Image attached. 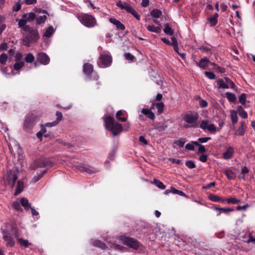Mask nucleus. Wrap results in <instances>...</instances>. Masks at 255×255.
Wrapping results in <instances>:
<instances>
[{
  "label": "nucleus",
  "instance_id": "obj_1",
  "mask_svg": "<svg viewBox=\"0 0 255 255\" xmlns=\"http://www.w3.org/2000/svg\"><path fill=\"white\" fill-rule=\"evenodd\" d=\"M24 31L27 32L22 39L23 44L25 46H30L31 43L36 42L40 38L38 31L36 28L27 25L24 27Z\"/></svg>",
  "mask_w": 255,
  "mask_h": 255
},
{
  "label": "nucleus",
  "instance_id": "obj_2",
  "mask_svg": "<svg viewBox=\"0 0 255 255\" xmlns=\"http://www.w3.org/2000/svg\"><path fill=\"white\" fill-rule=\"evenodd\" d=\"M104 121L106 128L112 132L113 136L119 134L123 129L121 124L115 123L114 118L111 116H106L104 118Z\"/></svg>",
  "mask_w": 255,
  "mask_h": 255
},
{
  "label": "nucleus",
  "instance_id": "obj_3",
  "mask_svg": "<svg viewBox=\"0 0 255 255\" xmlns=\"http://www.w3.org/2000/svg\"><path fill=\"white\" fill-rule=\"evenodd\" d=\"M199 115L197 112H189L184 115L183 120L187 124L185 127L187 128H196L198 126Z\"/></svg>",
  "mask_w": 255,
  "mask_h": 255
},
{
  "label": "nucleus",
  "instance_id": "obj_4",
  "mask_svg": "<svg viewBox=\"0 0 255 255\" xmlns=\"http://www.w3.org/2000/svg\"><path fill=\"white\" fill-rule=\"evenodd\" d=\"M36 116L33 113H29L25 118L22 129L28 134L32 133V129L36 123Z\"/></svg>",
  "mask_w": 255,
  "mask_h": 255
},
{
  "label": "nucleus",
  "instance_id": "obj_5",
  "mask_svg": "<svg viewBox=\"0 0 255 255\" xmlns=\"http://www.w3.org/2000/svg\"><path fill=\"white\" fill-rule=\"evenodd\" d=\"M78 19L86 27L91 28L97 25V21L95 17L89 14H82L78 16Z\"/></svg>",
  "mask_w": 255,
  "mask_h": 255
},
{
  "label": "nucleus",
  "instance_id": "obj_6",
  "mask_svg": "<svg viewBox=\"0 0 255 255\" xmlns=\"http://www.w3.org/2000/svg\"><path fill=\"white\" fill-rule=\"evenodd\" d=\"M83 71L90 80H98L99 76L96 73L93 75V66L90 63H84L83 65Z\"/></svg>",
  "mask_w": 255,
  "mask_h": 255
},
{
  "label": "nucleus",
  "instance_id": "obj_7",
  "mask_svg": "<svg viewBox=\"0 0 255 255\" xmlns=\"http://www.w3.org/2000/svg\"><path fill=\"white\" fill-rule=\"evenodd\" d=\"M53 163L50 160L46 158H38L35 160L31 165V168L35 170L38 168H44L46 166H52Z\"/></svg>",
  "mask_w": 255,
  "mask_h": 255
},
{
  "label": "nucleus",
  "instance_id": "obj_8",
  "mask_svg": "<svg viewBox=\"0 0 255 255\" xmlns=\"http://www.w3.org/2000/svg\"><path fill=\"white\" fill-rule=\"evenodd\" d=\"M121 240L124 245L134 250H137L141 245L138 241L132 238L124 237Z\"/></svg>",
  "mask_w": 255,
  "mask_h": 255
},
{
  "label": "nucleus",
  "instance_id": "obj_9",
  "mask_svg": "<svg viewBox=\"0 0 255 255\" xmlns=\"http://www.w3.org/2000/svg\"><path fill=\"white\" fill-rule=\"evenodd\" d=\"M99 59L100 61L98 62V64L99 66L102 67L109 66L112 62V57L106 54L101 55Z\"/></svg>",
  "mask_w": 255,
  "mask_h": 255
},
{
  "label": "nucleus",
  "instance_id": "obj_10",
  "mask_svg": "<svg viewBox=\"0 0 255 255\" xmlns=\"http://www.w3.org/2000/svg\"><path fill=\"white\" fill-rule=\"evenodd\" d=\"M17 179V174L14 172L10 171L8 174L7 181L8 184L11 185V187L13 188L15 185V182Z\"/></svg>",
  "mask_w": 255,
  "mask_h": 255
},
{
  "label": "nucleus",
  "instance_id": "obj_11",
  "mask_svg": "<svg viewBox=\"0 0 255 255\" xmlns=\"http://www.w3.org/2000/svg\"><path fill=\"white\" fill-rule=\"evenodd\" d=\"M37 60L39 61L40 63L44 65H47L50 62V58L45 53L40 52L38 54Z\"/></svg>",
  "mask_w": 255,
  "mask_h": 255
},
{
  "label": "nucleus",
  "instance_id": "obj_12",
  "mask_svg": "<svg viewBox=\"0 0 255 255\" xmlns=\"http://www.w3.org/2000/svg\"><path fill=\"white\" fill-rule=\"evenodd\" d=\"M234 152V147L232 146L227 147L226 151L222 154L223 158L226 160L231 159L233 157Z\"/></svg>",
  "mask_w": 255,
  "mask_h": 255
},
{
  "label": "nucleus",
  "instance_id": "obj_13",
  "mask_svg": "<svg viewBox=\"0 0 255 255\" xmlns=\"http://www.w3.org/2000/svg\"><path fill=\"white\" fill-rule=\"evenodd\" d=\"M196 65L202 69H206L210 61L207 57L202 58L199 62L194 60Z\"/></svg>",
  "mask_w": 255,
  "mask_h": 255
},
{
  "label": "nucleus",
  "instance_id": "obj_14",
  "mask_svg": "<svg viewBox=\"0 0 255 255\" xmlns=\"http://www.w3.org/2000/svg\"><path fill=\"white\" fill-rule=\"evenodd\" d=\"M3 239L6 242V246L7 247H12L14 246L15 242L12 235H10L9 234H6L3 236Z\"/></svg>",
  "mask_w": 255,
  "mask_h": 255
},
{
  "label": "nucleus",
  "instance_id": "obj_15",
  "mask_svg": "<svg viewBox=\"0 0 255 255\" xmlns=\"http://www.w3.org/2000/svg\"><path fill=\"white\" fill-rule=\"evenodd\" d=\"M109 21L111 23L116 25L117 28L119 30H124L126 29L125 26L120 21L115 18H110Z\"/></svg>",
  "mask_w": 255,
  "mask_h": 255
},
{
  "label": "nucleus",
  "instance_id": "obj_16",
  "mask_svg": "<svg viewBox=\"0 0 255 255\" xmlns=\"http://www.w3.org/2000/svg\"><path fill=\"white\" fill-rule=\"evenodd\" d=\"M219 14L218 13H215L213 15H210L208 17V20L211 26H215L218 22V17Z\"/></svg>",
  "mask_w": 255,
  "mask_h": 255
},
{
  "label": "nucleus",
  "instance_id": "obj_17",
  "mask_svg": "<svg viewBox=\"0 0 255 255\" xmlns=\"http://www.w3.org/2000/svg\"><path fill=\"white\" fill-rule=\"evenodd\" d=\"M141 113L147 116L148 118L151 120H154L155 119L154 114L150 110L148 109H142Z\"/></svg>",
  "mask_w": 255,
  "mask_h": 255
},
{
  "label": "nucleus",
  "instance_id": "obj_18",
  "mask_svg": "<svg viewBox=\"0 0 255 255\" xmlns=\"http://www.w3.org/2000/svg\"><path fill=\"white\" fill-rule=\"evenodd\" d=\"M116 5L118 7H120L121 9H125L127 11H128L127 8L132 7L130 4L126 2H125L124 3H123L121 0H119L117 2Z\"/></svg>",
  "mask_w": 255,
  "mask_h": 255
},
{
  "label": "nucleus",
  "instance_id": "obj_19",
  "mask_svg": "<svg viewBox=\"0 0 255 255\" xmlns=\"http://www.w3.org/2000/svg\"><path fill=\"white\" fill-rule=\"evenodd\" d=\"M163 31L165 34L170 36L174 34V31L170 27V24L169 23H165Z\"/></svg>",
  "mask_w": 255,
  "mask_h": 255
},
{
  "label": "nucleus",
  "instance_id": "obj_20",
  "mask_svg": "<svg viewBox=\"0 0 255 255\" xmlns=\"http://www.w3.org/2000/svg\"><path fill=\"white\" fill-rule=\"evenodd\" d=\"M79 170L82 172H86L89 173H92L96 172V170L94 168L84 166H80Z\"/></svg>",
  "mask_w": 255,
  "mask_h": 255
},
{
  "label": "nucleus",
  "instance_id": "obj_21",
  "mask_svg": "<svg viewBox=\"0 0 255 255\" xmlns=\"http://www.w3.org/2000/svg\"><path fill=\"white\" fill-rule=\"evenodd\" d=\"M20 203L21 205L26 210H29L31 208V205L29 203L28 200L25 198L21 199Z\"/></svg>",
  "mask_w": 255,
  "mask_h": 255
},
{
  "label": "nucleus",
  "instance_id": "obj_22",
  "mask_svg": "<svg viewBox=\"0 0 255 255\" xmlns=\"http://www.w3.org/2000/svg\"><path fill=\"white\" fill-rule=\"evenodd\" d=\"M146 28L148 31L156 33H159L161 31L160 26H155L154 25H149L146 27Z\"/></svg>",
  "mask_w": 255,
  "mask_h": 255
},
{
  "label": "nucleus",
  "instance_id": "obj_23",
  "mask_svg": "<svg viewBox=\"0 0 255 255\" xmlns=\"http://www.w3.org/2000/svg\"><path fill=\"white\" fill-rule=\"evenodd\" d=\"M231 119L233 125L236 124L238 123V117L237 111L232 110L231 112Z\"/></svg>",
  "mask_w": 255,
  "mask_h": 255
},
{
  "label": "nucleus",
  "instance_id": "obj_24",
  "mask_svg": "<svg viewBox=\"0 0 255 255\" xmlns=\"http://www.w3.org/2000/svg\"><path fill=\"white\" fill-rule=\"evenodd\" d=\"M162 15V11L158 9H153L151 12H150V15L154 18H159Z\"/></svg>",
  "mask_w": 255,
  "mask_h": 255
},
{
  "label": "nucleus",
  "instance_id": "obj_25",
  "mask_svg": "<svg viewBox=\"0 0 255 255\" xmlns=\"http://www.w3.org/2000/svg\"><path fill=\"white\" fill-rule=\"evenodd\" d=\"M226 96L230 102L234 103L236 101V97L235 94L231 92H226Z\"/></svg>",
  "mask_w": 255,
  "mask_h": 255
},
{
  "label": "nucleus",
  "instance_id": "obj_26",
  "mask_svg": "<svg viewBox=\"0 0 255 255\" xmlns=\"http://www.w3.org/2000/svg\"><path fill=\"white\" fill-rule=\"evenodd\" d=\"M124 114V113L122 110L118 111L116 113V118L120 121L122 122H125L127 121V118L125 117L122 118L121 116H123Z\"/></svg>",
  "mask_w": 255,
  "mask_h": 255
},
{
  "label": "nucleus",
  "instance_id": "obj_27",
  "mask_svg": "<svg viewBox=\"0 0 255 255\" xmlns=\"http://www.w3.org/2000/svg\"><path fill=\"white\" fill-rule=\"evenodd\" d=\"M217 84L219 85V88L229 89V85L226 84L222 79H220L217 81Z\"/></svg>",
  "mask_w": 255,
  "mask_h": 255
},
{
  "label": "nucleus",
  "instance_id": "obj_28",
  "mask_svg": "<svg viewBox=\"0 0 255 255\" xmlns=\"http://www.w3.org/2000/svg\"><path fill=\"white\" fill-rule=\"evenodd\" d=\"M128 9V12L131 14L137 20H139L140 19V15L138 14V13L137 12V11H136L134 8L131 7H130V8H127Z\"/></svg>",
  "mask_w": 255,
  "mask_h": 255
},
{
  "label": "nucleus",
  "instance_id": "obj_29",
  "mask_svg": "<svg viewBox=\"0 0 255 255\" xmlns=\"http://www.w3.org/2000/svg\"><path fill=\"white\" fill-rule=\"evenodd\" d=\"M54 30L53 29V26H49L47 29L46 30L45 32H44L43 34V36L46 37H50L52 34L54 33Z\"/></svg>",
  "mask_w": 255,
  "mask_h": 255
},
{
  "label": "nucleus",
  "instance_id": "obj_30",
  "mask_svg": "<svg viewBox=\"0 0 255 255\" xmlns=\"http://www.w3.org/2000/svg\"><path fill=\"white\" fill-rule=\"evenodd\" d=\"M23 182L20 180H18L17 182L15 194H18L20 193L23 190Z\"/></svg>",
  "mask_w": 255,
  "mask_h": 255
},
{
  "label": "nucleus",
  "instance_id": "obj_31",
  "mask_svg": "<svg viewBox=\"0 0 255 255\" xmlns=\"http://www.w3.org/2000/svg\"><path fill=\"white\" fill-rule=\"evenodd\" d=\"M46 19L47 16L46 15L39 16L36 18V23L37 25H40L44 23Z\"/></svg>",
  "mask_w": 255,
  "mask_h": 255
},
{
  "label": "nucleus",
  "instance_id": "obj_32",
  "mask_svg": "<svg viewBox=\"0 0 255 255\" xmlns=\"http://www.w3.org/2000/svg\"><path fill=\"white\" fill-rule=\"evenodd\" d=\"M18 241L21 246L25 248H27L31 245V243L29 242L28 240H24L23 238L18 239Z\"/></svg>",
  "mask_w": 255,
  "mask_h": 255
},
{
  "label": "nucleus",
  "instance_id": "obj_33",
  "mask_svg": "<svg viewBox=\"0 0 255 255\" xmlns=\"http://www.w3.org/2000/svg\"><path fill=\"white\" fill-rule=\"evenodd\" d=\"M186 142V139L184 138H181L178 140L174 141V143L178 145L180 147H183L185 143Z\"/></svg>",
  "mask_w": 255,
  "mask_h": 255
},
{
  "label": "nucleus",
  "instance_id": "obj_34",
  "mask_svg": "<svg viewBox=\"0 0 255 255\" xmlns=\"http://www.w3.org/2000/svg\"><path fill=\"white\" fill-rule=\"evenodd\" d=\"M7 58L8 56L7 54L5 53H2L0 55V63L2 65H5L6 64Z\"/></svg>",
  "mask_w": 255,
  "mask_h": 255
},
{
  "label": "nucleus",
  "instance_id": "obj_35",
  "mask_svg": "<svg viewBox=\"0 0 255 255\" xmlns=\"http://www.w3.org/2000/svg\"><path fill=\"white\" fill-rule=\"evenodd\" d=\"M16 20L18 21V25L19 27L22 28L24 30V27L27 26V25H26L27 20L24 19H16Z\"/></svg>",
  "mask_w": 255,
  "mask_h": 255
},
{
  "label": "nucleus",
  "instance_id": "obj_36",
  "mask_svg": "<svg viewBox=\"0 0 255 255\" xmlns=\"http://www.w3.org/2000/svg\"><path fill=\"white\" fill-rule=\"evenodd\" d=\"M153 183L157 187L163 190L166 188V186L163 184V183L158 179H154Z\"/></svg>",
  "mask_w": 255,
  "mask_h": 255
},
{
  "label": "nucleus",
  "instance_id": "obj_37",
  "mask_svg": "<svg viewBox=\"0 0 255 255\" xmlns=\"http://www.w3.org/2000/svg\"><path fill=\"white\" fill-rule=\"evenodd\" d=\"M34 55L32 53H29L26 55L25 58V61L27 63H31L34 61Z\"/></svg>",
  "mask_w": 255,
  "mask_h": 255
},
{
  "label": "nucleus",
  "instance_id": "obj_38",
  "mask_svg": "<svg viewBox=\"0 0 255 255\" xmlns=\"http://www.w3.org/2000/svg\"><path fill=\"white\" fill-rule=\"evenodd\" d=\"M125 58L130 62H133L136 61V58L130 53H126L125 54Z\"/></svg>",
  "mask_w": 255,
  "mask_h": 255
},
{
  "label": "nucleus",
  "instance_id": "obj_39",
  "mask_svg": "<svg viewBox=\"0 0 255 255\" xmlns=\"http://www.w3.org/2000/svg\"><path fill=\"white\" fill-rule=\"evenodd\" d=\"M224 174L229 180L234 179L235 176H234V173L232 170H226L224 172Z\"/></svg>",
  "mask_w": 255,
  "mask_h": 255
},
{
  "label": "nucleus",
  "instance_id": "obj_40",
  "mask_svg": "<svg viewBox=\"0 0 255 255\" xmlns=\"http://www.w3.org/2000/svg\"><path fill=\"white\" fill-rule=\"evenodd\" d=\"M164 105L163 102L158 103L155 104V107L157 109V111L159 114H161L164 110Z\"/></svg>",
  "mask_w": 255,
  "mask_h": 255
},
{
  "label": "nucleus",
  "instance_id": "obj_41",
  "mask_svg": "<svg viewBox=\"0 0 255 255\" xmlns=\"http://www.w3.org/2000/svg\"><path fill=\"white\" fill-rule=\"evenodd\" d=\"M94 245L96 247L101 248L103 250H105L107 248L106 245L103 242L100 241H96L94 242Z\"/></svg>",
  "mask_w": 255,
  "mask_h": 255
},
{
  "label": "nucleus",
  "instance_id": "obj_42",
  "mask_svg": "<svg viewBox=\"0 0 255 255\" xmlns=\"http://www.w3.org/2000/svg\"><path fill=\"white\" fill-rule=\"evenodd\" d=\"M208 198L213 202H219L220 200H221L220 197L213 194H210L208 196Z\"/></svg>",
  "mask_w": 255,
  "mask_h": 255
},
{
  "label": "nucleus",
  "instance_id": "obj_43",
  "mask_svg": "<svg viewBox=\"0 0 255 255\" xmlns=\"http://www.w3.org/2000/svg\"><path fill=\"white\" fill-rule=\"evenodd\" d=\"M246 99L247 94L245 93H242L239 97V101L242 105L246 104Z\"/></svg>",
  "mask_w": 255,
  "mask_h": 255
},
{
  "label": "nucleus",
  "instance_id": "obj_44",
  "mask_svg": "<svg viewBox=\"0 0 255 255\" xmlns=\"http://www.w3.org/2000/svg\"><path fill=\"white\" fill-rule=\"evenodd\" d=\"M24 65L23 61H20L16 62L13 65V68L15 70H18L20 69Z\"/></svg>",
  "mask_w": 255,
  "mask_h": 255
},
{
  "label": "nucleus",
  "instance_id": "obj_45",
  "mask_svg": "<svg viewBox=\"0 0 255 255\" xmlns=\"http://www.w3.org/2000/svg\"><path fill=\"white\" fill-rule=\"evenodd\" d=\"M154 129H156L159 132L163 131L166 128L167 126L165 125H155L154 126Z\"/></svg>",
  "mask_w": 255,
  "mask_h": 255
},
{
  "label": "nucleus",
  "instance_id": "obj_46",
  "mask_svg": "<svg viewBox=\"0 0 255 255\" xmlns=\"http://www.w3.org/2000/svg\"><path fill=\"white\" fill-rule=\"evenodd\" d=\"M12 207L17 211L22 212L23 210L19 202L15 201L12 204Z\"/></svg>",
  "mask_w": 255,
  "mask_h": 255
},
{
  "label": "nucleus",
  "instance_id": "obj_47",
  "mask_svg": "<svg viewBox=\"0 0 255 255\" xmlns=\"http://www.w3.org/2000/svg\"><path fill=\"white\" fill-rule=\"evenodd\" d=\"M227 202L228 204H236L239 203L240 200L235 198H231L227 199Z\"/></svg>",
  "mask_w": 255,
  "mask_h": 255
},
{
  "label": "nucleus",
  "instance_id": "obj_48",
  "mask_svg": "<svg viewBox=\"0 0 255 255\" xmlns=\"http://www.w3.org/2000/svg\"><path fill=\"white\" fill-rule=\"evenodd\" d=\"M209 123V120H203L201 122L200 127L203 129H207L208 126V123Z\"/></svg>",
  "mask_w": 255,
  "mask_h": 255
},
{
  "label": "nucleus",
  "instance_id": "obj_49",
  "mask_svg": "<svg viewBox=\"0 0 255 255\" xmlns=\"http://www.w3.org/2000/svg\"><path fill=\"white\" fill-rule=\"evenodd\" d=\"M245 128H239L236 131L235 134L237 135L243 136L245 133Z\"/></svg>",
  "mask_w": 255,
  "mask_h": 255
},
{
  "label": "nucleus",
  "instance_id": "obj_50",
  "mask_svg": "<svg viewBox=\"0 0 255 255\" xmlns=\"http://www.w3.org/2000/svg\"><path fill=\"white\" fill-rule=\"evenodd\" d=\"M199 49L201 52H205V53H211V49L210 48H209L208 47H207V46H200L199 48Z\"/></svg>",
  "mask_w": 255,
  "mask_h": 255
},
{
  "label": "nucleus",
  "instance_id": "obj_51",
  "mask_svg": "<svg viewBox=\"0 0 255 255\" xmlns=\"http://www.w3.org/2000/svg\"><path fill=\"white\" fill-rule=\"evenodd\" d=\"M185 165L190 169H193L196 167V165L192 160L187 161L185 163Z\"/></svg>",
  "mask_w": 255,
  "mask_h": 255
},
{
  "label": "nucleus",
  "instance_id": "obj_52",
  "mask_svg": "<svg viewBox=\"0 0 255 255\" xmlns=\"http://www.w3.org/2000/svg\"><path fill=\"white\" fill-rule=\"evenodd\" d=\"M205 75L206 77H207L209 79L213 80L216 78L215 75L212 72H205Z\"/></svg>",
  "mask_w": 255,
  "mask_h": 255
},
{
  "label": "nucleus",
  "instance_id": "obj_53",
  "mask_svg": "<svg viewBox=\"0 0 255 255\" xmlns=\"http://www.w3.org/2000/svg\"><path fill=\"white\" fill-rule=\"evenodd\" d=\"M234 211V209L233 208H223L221 207L220 211H222L223 213L225 214H228L229 212H232Z\"/></svg>",
  "mask_w": 255,
  "mask_h": 255
},
{
  "label": "nucleus",
  "instance_id": "obj_54",
  "mask_svg": "<svg viewBox=\"0 0 255 255\" xmlns=\"http://www.w3.org/2000/svg\"><path fill=\"white\" fill-rule=\"evenodd\" d=\"M225 80L226 84L229 85V88H234L235 87V84L229 78L225 77Z\"/></svg>",
  "mask_w": 255,
  "mask_h": 255
},
{
  "label": "nucleus",
  "instance_id": "obj_55",
  "mask_svg": "<svg viewBox=\"0 0 255 255\" xmlns=\"http://www.w3.org/2000/svg\"><path fill=\"white\" fill-rule=\"evenodd\" d=\"M56 116L57 117V119L56 120H55V123L56 124H58L60 121L61 120L62 117H63V116H62V114L61 112H59V111H57L56 113Z\"/></svg>",
  "mask_w": 255,
  "mask_h": 255
},
{
  "label": "nucleus",
  "instance_id": "obj_56",
  "mask_svg": "<svg viewBox=\"0 0 255 255\" xmlns=\"http://www.w3.org/2000/svg\"><path fill=\"white\" fill-rule=\"evenodd\" d=\"M199 99H200L199 101V105L201 108H206L208 106V103L203 99H201L200 97H199Z\"/></svg>",
  "mask_w": 255,
  "mask_h": 255
},
{
  "label": "nucleus",
  "instance_id": "obj_57",
  "mask_svg": "<svg viewBox=\"0 0 255 255\" xmlns=\"http://www.w3.org/2000/svg\"><path fill=\"white\" fill-rule=\"evenodd\" d=\"M36 18V14L34 12H30L29 13V16L27 17V21H32L34 19Z\"/></svg>",
  "mask_w": 255,
  "mask_h": 255
},
{
  "label": "nucleus",
  "instance_id": "obj_58",
  "mask_svg": "<svg viewBox=\"0 0 255 255\" xmlns=\"http://www.w3.org/2000/svg\"><path fill=\"white\" fill-rule=\"evenodd\" d=\"M207 129L210 132H215L216 131V127L214 124L209 125Z\"/></svg>",
  "mask_w": 255,
  "mask_h": 255
},
{
  "label": "nucleus",
  "instance_id": "obj_59",
  "mask_svg": "<svg viewBox=\"0 0 255 255\" xmlns=\"http://www.w3.org/2000/svg\"><path fill=\"white\" fill-rule=\"evenodd\" d=\"M211 139L210 137H200L198 140L200 143H205Z\"/></svg>",
  "mask_w": 255,
  "mask_h": 255
},
{
  "label": "nucleus",
  "instance_id": "obj_60",
  "mask_svg": "<svg viewBox=\"0 0 255 255\" xmlns=\"http://www.w3.org/2000/svg\"><path fill=\"white\" fill-rule=\"evenodd\" d=\"M185 148L187 150L193 151L195 150L194 146L193 145V143H187L185 145Z\"/></svg>",
  "mask_w": 255,
  "mask_h": 255
},
{
  "label": "nucleus",
  "instance_id": "obj_61",
  "mask_svg": "<svg viewBox=\"0 0 255 255\" xmlns=\"http://www.w3.org/2000/svg\"><path fill=\"white\" fill-rule=\"evenodd\" d=\"M20 0L18 2L16 3V5L13 6V10L15 11H18L21 9V5L19 2Z\"/></svg>",
  "mask_w": 255,
  "mask_h": 255
},
{
  "label": "nucleus",
  "instance_id": "obj_62",
  "mask_svg": "<svg viewBox=\"0 0 255 255\" xmlns=\"http://www.w3.org/2000/svg\"><path fill=\"white\" fill-rule=\"evenodd\" d=\"M217 71L219 72L220 73L223 74L226 71L225 68L224 67H221L218 65L216 66L215 68Z\"/></svg>",
  "mask_w": 255,
  "mask_h": 255
},
{
  "label": "nucleus",
  "instance_id": "obj_63",
  "mask_svg": "<svg viewBox=\"0 0 255 255\" xmlns=\"http://www.w3.org/2000/svg\"><path fill=\"white\" fill-rule=\"evenodd\" d=\"M139 141L142 143L144 145H147L148 144V142H147V140L145 138V137L142 136V135H140L139 137Z\"/></svg>",
  "mask_w": 255,
  "mask_h": 255
},
{
  "label": "nucleus",
  "instance_id": "obj_64",
  "mask_svg": "<svg viewBox=\"0 0 255 255\" xmlns=\"http://www.w3.org/2000/svg\"><path fill=\"white\" fill-rule=\"evenodd\" d=\"M207 159H208V156L206 154H202L200 157H199V160L202 162H205L207 161Z\"/></svg>",
  "mask_w": 255,
  "mask_h": 255
}]
</instances>
